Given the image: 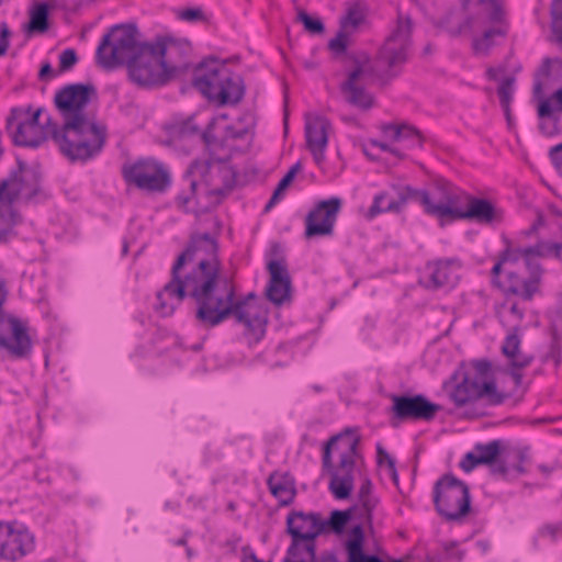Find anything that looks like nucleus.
Wrapping results in <instances>:
<instances>
[{
    "mask_svg": "<svg viewBox=\"0 0 562 562\" xmlns=\"http://www.w3.org/2000/svg\"><path fill=\"white\" fill-rule=\"evenodd\" d=\"M527 268L530 270L528 279L520 278L514 271H507L508 285L505 290L506 296L513 294L522 297L525 301H530L539 292L542 270L538 263H533V259H531V266Z\"/></svg>",
    "mask_w": 562,
    "mask_h": 562,
    "instance_id": "31",
    "label": "nucleus"
},
{
    "mask_svg": "<svg viewBox=\"0 0 562 562\" xmlns=\"http://www.w3.org/2000/svg\"><path fill=\"white\" fill-rule=\"evenodd\" d=\"M12 32L5 22L0 23V57L5 55L10 47Z\"/></svg>",
    "mask_w": 562,
    "mask_h": 562,
    "instance_id": "45",
    "label": "nucleus"
},
{
    "mask_svg": "<svg viewBox=\"0 0 562 562\" xmlns=\"http://www.w3.org/2000/svg\"><path fill=\"white\" fill-rule=\"evenodd\" d=\"M153 45L159 56L161 66L165 68L168 80L187 67V59L191 53V45L188 41L168 37L160 38Z\"/></svg>",
    "mask_w": 562,
    "mask_h": 562,
    "instance_id": "20",
    "label": "nucleus"
},
{
    "mask_svg": "<svg viewBox=\"0 0 562 562\" xmlns=\"http://www.w3.org/2000/svg\"><path fill=\"white\" fill-rule=\"evenodd\" d=\"M503 211L492 202L474 198L467 192L457 214V220H472L484 225L498 224L503 221Z\"/></svg>",
    "mask_w": 562,
    "mask_h": 562,
    "instance_id": "26",
    "label": "nucleus"
},
{
    "mask_svg": "<svg viewBox=\"0 0 562 562\" xmlns=\"http://www.w3.org/2000/svg\"><path fill=\"white\" fill-rule=\"evenodd\" d=\"M374 145L376 147H380L382 150L384 151H391L392 154L394 155H398L397 150L394 149V148H391L389 145L384 144V143H374Z\"/></svg>",
    "mask_w": 562,
    "mask_h": 562,
    "instance_id": "59",
    "label": "nucleus"
},
{
    "mask_svg": "<svg viewBox=\"0 0 562 562\" xmlns=\"http://www.w3.org/2000/svg\"><path fill=\"white\" fill-rule=\"evenodd\" d=\"M41 114L42 109L32 110L31 106L12 110L8 130L15 145L36 147L46 139L45 130L38 122Z\"/></svg>",
    "mask_w": 562,
    "mask_h": 562,
    "instance_id": "13",
    "label": "nucleus"
},
{
    "mask_svg": "<svg viewBox=\"0 0 562 562\" xmlns=\"http://www.w3.org/2000/svg\"><path fill=\"white\" fill-rule=\"evenodd\" d=\"M509 473L525 474L527 472L526 464L529 463V453L527 449H517L510 454L504 456Z\"/></svg>",
    "mask_w": 562,
    "mask_h": 562,
    "instance_id": "39",
    "label": "nucleus"
},
{
    "mask_svg": "<svg viewBox=\"0 0 562 562\" xmlns=\"http://www.w3.org/2000/svg\"><path fill=\"white\" fill-rule=\"evenodd\" d=\"M270 282L267 289L268 299L274 304H282L290 297L291 280L285 265L279 260L268 263Z\"/></svg>",
    "mask_w": 562,
    "mask_h": 562,
    "instance_id": "32",
    "label": "nucleus"
},
{
    "mask_svg": "<svg viewBox=\"0 0 562 562\" xmlns=\"http://www.w3.org/2000/svg\"><path fill=\"white\" fill-rule=\"evenodd\" d=\"M539 470H540L542 473L547 474V475H549V474L551 473V471H552L549 467H547V465H544V464L539 465Z\"/></svg>",
    "mask_w": 562,
    "mask_h": 562,
    "instance_id": "61",
    "label": "nucleus"
},
{
    "mask_svg": "<svg viewBox=\"0 0 562 562\" xmlns=\"http://www.w3.org/2000/svg\"><path fill=\"white\" fill-rule=\"evenodd\" d=\"M552 32L557 41L562 44V0H553L551 5Z\"/></svg>",
    "mask_w": 562,
    "mask_h": 562,
    "instance_id": "42",
    "label": "nucleus"
},
{
    "mask_svg": "<svg viewBox=\"0 0 562 562\" xmlns=\"http://www.w3.org/2000/svg\"><path fill=\"white\" fill-rule=\"evenodd\" d=\"M52 72V67L50 65L47 63V64H44L40 70V78L41 79H44L48 74Z\"/></svg>",
    "mask_w": 562,
    "mask_h": 562,
    "instance_id": "58",
    "label": "nucleus"
},
{
    "mask_svg": "<svg viewBox=\"0 0 562 562\" xmlns=\"http://www.w3.org/2000/svg\"><path fill=\"white\" fill-rule=\"evenodd\" d=\"M146 44L142 42L134 25H115L102 37L97 49V57L100 65L112 69L127 64Z\"/></svg>",
    "mask_w": 562,
    "mask_h": 562,
    "instance_id": "10",
    "label": "nucleus"
},
{
    "mask_svg": "<svg viewBox=\"0 0 562 562\" xmlns=\"http://www.w3.org/2000/svg\"><path fill=\"white\" fill-rule=\"evenodd\" d=\"M470 16L464 27L481 36L473 40V50L476 55H486L495 45L496 37H504L506 25L503 21V10L497 0H468Z\"/></svg>",
    "mask_w": 562,
    "mask_h": 562,
    "instance_id": "8",
    "label": "nucleus"
},
{
    "mask_svg": "<svg viewBox=\"0 0 562 562\" xmlns=\"http://www.w3.org/2000/svg\"><path fill=\"white\" fill-rule=\"evenodd\" d=\"M413 22L409 16L398 13L394 26L380 47L375 64L367 53H358L346 68V78L340 83V92L347 103L360 110H369L374 104L367 85L372 77L391 79L408 60L412 48Z\"/></svg>",
    "mask_w": 562,
    "mask_h": 562,
    "instance_id": "3",
    "label": "nucleus"
},
{
    "mask_svg": "<svg viewBox=\"0 0 562 562\" xmlns=\"http://www.w3.org/2000/svg\"><path fill=\"white\" fill-rule=\"evenodd\" d=\"M359 445L358 430L346 428L325 443L322 461L323 467L330 474L329 491L337 499H347L353 491L356 477L361 480L353 510L366 525L371 527L380 499L373 493L372 482L368 476Z\"/></svg>",
    "mask_w": 562,
    "mask_h": 562,
    "instance_id": "4",
    "label": "nucleus"
},
{
    "mask_svg": "<svg viewBox=\"0 0 562 562\" xmlns=\"http://www.w3.org/2000/svg\"><path fill=\"white\" fill-rule=\"evenodd\" d=\"M349 519L350 510H333L329 519H322V524L324 525V531L331 530L337 535H341Z\"/></svg>",
    "mask_w": 562,
    "mask_h": 562,
    "instance_id": "40",
    "label": "nucleus"
},
{
    "mask_svg": "<svg viewBox=\"0 0 562 562\" xmlns=\"http://www.w3.org/2000/svg\"><path fill=\"white\" fill-rule=\"evenodd\" d=\"M177 16L187 22H195L203 19V11L200 8H188L178 11Z\"/></svg>",
    "mask_w": 562,
    "mask_h": 562,
    "instance_id": "46",
    "label": "nucleus"
},
{
    "mask_svg": "<svg viewBox=\"0 0 562 562\" xmlns=\"http://www.w3.org/2000/svg\"><path fill=\"white\" fill-rule=\"evenodd\" d=\"M502 352L507 359L516 384H520L522 375L519 371L527 368L532 362L533 356L521 350V338L517 331H510L505 337L502 345Z\"/></svg>",
    "mask_w": 562,
    "mask_h": 562,
    "instance_id": "30",
    "label": "nucleus"
},
{
    "mask_svg": "<svg viewBox=\"0 0 562 562\" xmlns=\"http://www.w3.org/2000/svg\"><path fill=\"white\" fill-rule=\"evenodd\" d=\"M562 243H551L541 240L535 246L528 247H514L512 244H507V247L502 252L499 260L494 265L492 274L497 277L503 266L514 265L519 260H524L526 267L531 266V259L544 258L554 256L561 258Z\"/></svg>",
    "mask_w": 562,
    "mask_h": 562,
    "instance_id": "16",
    "label": "nucleus"
},
{
    "mask_svg": "<svg viewBox=\"0 0 562 562\" xmlns=\"http://www.w3.org/2000/svg\"><path fill=\"white\" fill-rule=\"evenodd\" d=\"M411 200L419 202L424 211L439 220H457L465 192L451 182L440 179L435 181L429 191L414 190L409 187Z\"/></svg>",
    "mask_w": 562,
    "mask_h": 562,
    "instance_id": "11",
    "label": "nucleus"
},
{
    "mask_svg": "<svg viewBox=\"0 0 562 562\" xmlns=\"http://www.w3.org/2000/svg\"><path fill=\"white\" fill-rule=\"evenodd\" d=\"M38 191V179L30 169H19L0 184V201L29 200Z\"/></svg>",
    "mask_w": 562,
    "mask_h": 562,
    "instance_id": "21",
    "label": "nucleus"
},
{
    "mask_svg": "<svg viewBox=\"0 0 562 562\" xmlns=\"http://www.w3.org/2000/svg\"><path fill=\"white\" fill-rule=\"evenodd\" d=\"M318 562H338V560L333 554H328L322 557Z\"/></svg>",
    "mask_w": 562,
    "mask_h": 562,
    "instance_id": "60",
    "label": "nucleus"
},
{
    "mask_svg": "<svg viewBox=\"0 0 562 562\" xmlns=\"http://www.w3.org/2000/svg\"><path fill=\"white\" fill-rule=\"evenodd\" d=\"M8 296V291L5 289V283L0 279V315L2 314V305L5 302Z\"/></svg>",
    "mask_w": 562,
    "mask_h": 562,
    "instance_id": "56",
    "label": "nucleus"
},
{
    "mask_svg": "<svg viewBox=\"0 0 562 562\" xmlns=\"http://www.w3.org/2000/svg\"><path fill=\"white\" fill-rule=\"evenodd\" d=\"M9 325L11 336L0 335V348L4 349L11 357L20 359L30 355L32 341L27 334L26 326L18 318L10 317Z\"/></svg>",
    "mask_w": 562,
    "mask_h": 562,
    "instance_id": "28",
    "label": "nucleus"
},
{
    "mask_svg": "<svg viewBox=\"0 0 562 562\" xmlns=\"http://www.w3.org/2000/svg\"><path fill=\"white\" fill-rule=\"evenodd\" d=\"M542 225H543V217L541 215H538V218L532 224V226L529 229L525 231L522 234L526 236H529V235L536 233L539 229V227Z\"/></svg>",
    "mask_w": 562,
    "mask_h": 562,
    "instance_id": "55",
    "label": "nucleus"
},
{
    "mask_svg": "<svg viewBox=\"0 0 562 562\" xmlns=\"http://www.w3.org/2000/svg\"><path fill=\"white\" fill-rule=\"evenodd\" d=\"M231 294L222 304L212 300L205 307V302L198 304L195 317L204 327H215L234 316L236 323L244 326V335L249 344L258 342L266 334L268 323V310L250 293L245 299L235 300L236 291L232 283H227Z\"/></svg>",
    "mask_w": 562,
    "mask_h": 562,
    "instance_id": "6",
    "label": "nucleus"
},
{
    "mask_svg": "<svg viewBox=\"0 0 562 562\" xmlns=\"http://www.w3.org/2000/svg\"><path fill=\"white\" fill-rule=\"evenodd\" d=\"M193 86L217 105H235L245 94L241 77L217 58H207L195 67Z\"/></svg>",
    "mask_w": 562,
    "mask_h": 562,
    "instance_id": "7",
    "label": "nucleus"
},
{
    "mask_svg": "<svg viewBox=\"0 0 562 562\" xmlns=\"http://www.w3.org/2000/svg\"><path fill=\"white\" fill-rule=\"evenodd\" d=\"M300 170V165L299 164H295L294 166H292L289 171L284 175V177L279 181L278 184L281 186V188H285L288 189L289 186L292 183V181L294 180V177L295 175L297 173V171Z\"/></svg>",
    "mask_w": 562,
    "mask_h": 562,
    "instance_id": "48",
    "label": "nucleus"
},
{
    "mask_svg": "<svg viewBox=\"0 0 562 562\" xmlns=\"http://www.w3.org/2000/svg\"><path fill=\"white\" fill-rule=\"evenodd\" d=\"M77 63V55L74 49H65L59 56V68L61 71L69 70Z\"/></svg>",
    "mask_w": 562,
    "mask_h": 562,
    "instance_id": "44",
    "label": "nucleus"
},
{
    "mask_svg": "<svg viewBox=\"0 0 562 562\" xmlns=\"http://www.w3.org/2000/svg\"><path fill=\"white\" fill-rule=\"evenodd\" d=\"M286 189L285 188H281L280 184L277 186L271 199L269 200V202L267 203L266 205V211H269L283 195L284 191Z\"/></svg>",
    "mask_w": 562,
    "mask_h": 562,
    "instance_id": "51",
    "label": "nucleus"
},
{
    "mask_svg": "<svg viewBox=\"0 0 562 562\" xmlns=\"http://www.w3.org/2000/svg\"><path fill=\"white\" fill-rule=\"evenodd\" d=\"M330 130V122L325 116L315 113L305 115L306 144L317 165L325 159Z\"/></svg>",
    "mask_w": 562,
    "mask_h": 562,
    "instance_id": "24",
    "label": "nucleus"
},
{
    "mask_svg": "<svg viewBox=\"0 0 562 562\" xmlns=\"http://www.w3.org/2000/svg\"><path fill=\"white\" fill-rule=\"evenodd\" d=\"M514 83L515 78L513 76H507L499 82L497 89L499 102L508 122H510V102L513 100Z\"/></svg>",
    "mask_w": 562,
    "mask_h": 562,
    "instance_id": "38",
    "label": "nucleus"
},
{
    "mask_svg": "<svg viewBox=\"0 0 562 562\" xmlns=\"http://www.w3.org/2000/svg\"><path fill=\"white\" fill-rule=\"evenodd\" d=\"M286 189L285 188H281L280 184L277 186L271 199L269 200V202L267 203L266 205V211H269L283 195L284 191Z\"/></svg>",
    "mask_w": 562,
    "mask_h": 562,
    "instance_id": "52",
    "label": "nucleus"
},
{
    "mask_svg": "<svg viewBox=\"0 0 562 562\" xmlns=\"http://www.w3.org/2000/svg\"><path fill=\"white\" fill-rule=\"evenodd\" d=\"M123 176L127 183L150 191L161 192L170 183L169 175L162 165L155 160H138L123 168Z\"/></svg>",
    "mask_w": 562,
    "mask_h": 562,
    "instance_id": "15",
    "label": "nucleus"
},
{
    "mask_svg": "<svg viewBox=\"0 0 562 562\" xmlns=\"http://www.w3.org/2000/svg\"><path fill=\"white\" fill-rule=\"evenodd\" d=\"M549 211L550 214L553 216V221L562 228V212L558 211L553 206H551Z\"/></svg>",
    "mask_w": 562,
    "mask_h": 562,
    "instance_id": "57",
    "label": "nucleus"
},
{
    "mask_svg": "<svg viewBox=\"0 0 562 562\" xmlns=\"http://www.w3.org/2000/svg\"><path fill=\"white\" fill-rule=\"evenodd\" d=\"M34 548L33 536L24 529H13L9 525L0 524V555L10 561L24 557Z\"/></svg>",
    "mask_w": 562,
    "mask_h": 562,
    "instance_id": "25",
    "label": "nucleus"
},
{
    "mask_svg": "<svg viewBox=\"0 0 562 562\" xmlns=\"http://www.w3.org/2000/svg\"><path fill=\"white\" fill-rule=\"evenodd\" d=\"M408 200H411L409 187L401 190L396 199L391 198L387 192H381L374 196L373 203L364 216L372 220L384 212L400 213Z\"/></svg>",
    "mask_w": 562,
    "mask_h": 562,
    "instance_id": "34",
    "label": "nucleus"
},
{
    "mask_svg": "<svg viewBox=\"0 0 562 562\" xmlns=\"http://www.w3.org/2000/svg\"><path fill=\"white\" fill-rule=\"evenodd\" d=\"M98 92L91 83H71L54 98L63 125L53 131V139L71 161H86L98 155L105 143L106 130L97 120Z\"/></svg>",
    "mask_w": 562,
    "mask_h": 562,
    "instance_id": "2",
    "label": "nucleus"
},
{
    "mask_svg": "<svg viewBox=\"0 0 562 562\" xmlns=\"http://www.w3.org/2000/svg\"><path fill=\"white\" fill-rule=\"evenodd\" d=\"M553 361L554 367L558 368L562 361V353L559 347L553 346L548 355L544 356L543 362Z\"/></svg>",
    "mask_w": 562,
    "mask_h": 562,
    "instance_id": "50",
    "label": "nucleus"
},
{
    "mask_svg": "<svg viewBox=\"0 0 562 562\" xmlns=\"http://www.w3.org/2000/svg\"><path fill=\"white\" fill-rule=\"evenodd\" d=\"M267 485L280 506H289L296 496L294 477L284 471H273L267 479Z\"/></svg>",
    "mask_w": 562,
    "mask_h": 562,
    "instance_id": "33",
    "label": "nucleus"
},
{
    "mask_svg": "<svg viewBox=\"0 0 562 562\" xmlns=\"http://www.w3.org/2000/svg\"><path fill=\"white\" fill-rule=\"evenodd\" d=\"M376 462L380 467H387L390 462H395V460L387 453V451L382 447V445H376Z\"/></svg>",
    "mask_w": 562,
    "mask_h": 562,
    "instance_id": "47",
    "label": "nucleus"
},
{
    "mask_svg": "<svg viewBox=\"0 0 562 562\" xmlns=\"http://www.w3.org/2000/svg\"><path fill=\"white\" fill-rule=\"evenodd\" d=\"M394 415L400 419L430 420L439 412L440 406L429 402L424 395L392 396Z\"/></svg>",
    "mask_w": 562,
    "mask_h": 562,
    "instance_id": "23",
    "label": "nucleus"
},
{
    "mask_svg": "<svg viewBox=\"0 0 562 562\" xmlns=\"http://www.w3.org/2000/svg\"><path fill=\"white\" fill-rule=\"evenodd\" d=\"M501 446L498 440L475 445L474 449L468 452L460 462L461 469L471 472L477 465L487 464L493 475L506 477L509 474V468L501 453Z\"/></svg>",
    "mask_w": 562,
    "mask_h": 562,
    "instance_id": "17",
    "label": "nucleus"
},
{
    "mask_svg": "<svg viewBox=\"0 0 562 562\" xmlns=\"http://www.w3.org/2000/svg\"><path fill=\"white\" fill-rule=\"evenodd\" d=\"M460 262L456 259H439L428 262L420 277V283L431 290L452 288L459 280Z\"/></svg>",
    "mask_w": 562,
    "mask_h": 562,
    "instance_id": "22",
    "label": "nucleus"
},
{
    "mask_svg": "<svg viewBox=\"0 0 562 562\" xmlns=\"http://www.w3.org/2000/svg\"><path fill=\"white\" fill-rule=\"evenodd\" d=\"M188 190L177 196L179 206L190 209L194 204L200 210L217 205L232 192L236 184L235 170L222 161L196 159L184 173Z\"/></svg>",
    "mask_w": 562,
    "mask_h": 562,
    "instance_id": "5",
    "label": "nucleus"
},
{
    "mask_svg": "<svg viewBox=\"0 0 562 562\" xmlns=\"http://www.w3.org/2000/svg\"><path fill=\"white\" fill-rule=\"evenodd\" d=\"M177 544L178 546H184L186 544V539L181 538L177 541Z\"/></svg>",
    "mask_w": 562,
    "mask_h": 562,
    "instance_id": "63",
    "label": "nucleus"
},
{
    "mask_svg": "<svg viewBox=\"0 0 562 562\" xmlns=\"http://www.w3.org/2000/svg\"><path fill=\"white\" fill-rule=\"evenodd\" d=\"M384 134L393 140L400 142L406 138H411L413 144H422V138L418 131L411 126L390 124L384 127Z\"/></svg>",
    "mask_w": 562,
    "mask_h": 562,
    "instance_id": "37",
    "label": "nucleus"
},
{
    "mask_svg": "<svg viewBox=\"0 0 562 562\" xmlns=\"http://www.w3.org/2000/svg\"><path fill=\"white\" fill-rule=\"evenodd\" d=\"M541 92V85L540 83H536L535 86V93L538 94Z\"/></svg>",
    "mask_w": 562,
    "mask_h": 562,
    "instance_id": "62",
    "label": "nucleus"
},
{
    "mask_svg": "<svg viewBox=\"0 0 562 562\" xmlns=\"http://www.w3.org/2000/svg\"><path fill=\"white\" fill-rule=\"evenodd\" d=\"M541 132L551 136L558 132L560 114L562 113V87L550 97L540 98L537 108Z\"/></svg>",
    "mask_w": 562,
    "mask_h": 562,
    "instance_id": "29",
    "label": "nucleus"
},
{
    "mask_svg": "<svg viewBox=\"0 0 562 562\" xmlns=\"http://www.w3.org/2000/svg\"><path fill=\"white\" fill-rule=\"evenodd\" d=\"M324 532L322 517L315 513L292 510L286 517V533L292 542L283 562H314L315 539Z\"/></svg>",
    "mask_w": 562,
    "mask_h": 562,
    "instance_id": "9",
    "label": "nucleus"
},
{
    "mask_svg": "<svg viewBox=\"0 0 562 562\" xmlns=\"http://www.w3.org/2000/svg\"><path fill=\"white\" fill-rule=\"evenodd\" d=\"M341 205L342 201L337 196L318 202L305 217V237L331 235Z\"/></svg>",
    "mask_w": 562,
    "mask_h": 562,
    "instance_id": "18",
    "label": "nucleus"
},
{
    "mask_svg": "<svg viewBox=\"0 0 562 562\" xmlns=\"http://www.w3.org/2000/svg\"><path fill=\"white\" fill-rule=\"evenodd\" d=\"M366 11L359 3H350L340 19V29L337 35L328 43V47L336 54H342L349 44L351 35L364 22Z\"/></svg>",
    "mask_w": 562,
    "mask_h": 562,
    "instance_id": "27",
    "label": "nucleus"
},
{
    "mask_svg": "<svg viewBox=\"0 0 562 562\" xmlns=\"http://www.w3.org/2000/svg\"><path fill=\"white\" fill-rule=\"evenodd\" d=\"M226 277L221 274L217 243L209 234L192 236L186 250L171 269V280L157 293L156 310L170 316L189 293L196 305L206 299L205 307L214 300L224 303L231 290Z\"/></svg>",
    "mask_w": 562,
    "mask_h": 562,
    "instance_id": "1",
    "label": "nucleus"
},
{
    "mask_svg": "<svg viewBox=\"0 0 562 562\" xmlns=\"http://www.w3.org/2000/svg\"><path fill=\"white\" fill-rule=\"evenodd\" d=\"M550 156L557 169L562 172V143L551 148Z\"/></svg>",
    "mask_w": 562,
    "mask_h": 562,
    "instance_id": "49",
    "label": "nucleus"
},
{
    "mask_svg": "<svg viewBox=\"0 0 562 562\" xmlns=\"http://www.w3.org/2000/svg\"><path fill=\"white\" fill-rule=\"evenodd\" d=\"M434 503L446 520H460L470 510L469 488L453 475L446 474L435 484Z\"/></svg>",
    "mask_w": 562,
    "mask_h": 562,
    "instance_id": "12",
    "label": "nucleus"
},
{
    "mask_svg": "<svg viewBox=\"0 0 562 562\" xmlns=\"http://www.w3.org/2000/svg\"><path fill=\"white\" fill-rule=\"evenodd\" d=\"M48 7L37 3L30 13L29 32H45L48 29Z\"/></svg>",
    "mask_w": 562,
    "mask_h": 562,
    "instance_id": "36",
    "label": "nucleus"
},
{
    "mask_svg": "<svg viewBox=\"0 0 562 562\" xmlns=\"http://www.w3.org/2000/svg\"><path fill=\"white\" fill-rule=\"evenodd\" d=\"M299 20L304 24L306 31L312 34H321L324 32V24L319 19H313L306 12H299Z\"/></svg>",
    "mask_w": 562,
    "mask_h": 562,
    "instance_id": "43",
    "label": "nucleus"
},
{
    "mask_svg": "<svg viewBox=\"0 0 562 562\" xmlns=\"http://www.w3.org/2000/svg\"><path fill=\"white\" fill-rule=\"evenodd\" d=\"M453 403L461 407L477 400H486L491 405L502 404L507 397L496 389L495 383L483 381L473 382L471 379H464L458 384L451 393Z\"/></svg>",
    "mask_w": 562,
    "mask_h": 562,
    "instance_id": "19",
    "label": "nucleus"
},
{
    "mask_svg": "<svg viewBox=\"0 0 562 562\" xmlns=\"http://www.w3.org/2000/svg\"><path fill=\"white\" fill-rule=\"evenodd\" d=\"M473 375L467 376V379H471L473 382L483 381L486 383H495L493 380V370L492 364L487 360H476L473 362Z\"/></svg>",
    "mask_w": 562,
    "mask_h": 562,
    "instance_id": "41",
    "label": "nucleus"
},
{
    "mask_svg": "<svg viewBox=\"0 0 562 562\" xmlns=\"http://www.w3.org/2000/svg\"><path fill=\"white\" fill-rule=\"evenodd\" d=\"M153 43L146 44L126 65L131 80L139 87L160 86L168 81Z\"/></svg>",
    "mask_w": 562,
    "mask_h": 562,
    "instance_id": "14",
    "label": "nucleus"
},
{
    "mask_svg": "<svg viewBox=\"0 0 562 562\" xmlns=\"http://www.w3.org/2000/svg\"><path fill=\"white\" fill-rule=\"evenodd\" d=\"M496 314L501 323L510 331H517L524 318V310L509 296H506L497 306Z\"/></svg>",
    "mask_w": 562,
    "mask_h": 562,
    "instance_id": "35",
    "label": "nucleus"
},
{
    "mask_svg": "<svg viewBox=\"0 0 562 562\" xmlns=\"http://www.w3.org/2000/svg\"><path fill=\"white\" fill-rule=\"evenodd\" d=\"M504 72V69L498 67V68H494V67H490L486 69V76L490 80H493V81H496L498 80V76Z\"/></svg>",
    "mask_w": 562,
    "mask_h": 562,
    "instance_id": "54",
    "label": "nucleus"
},
{
    "mask_svg": "<svg viewBox=\"0 0 562 562\" xmlns=\"http://www.w3.org/2000/svg\"><path fill=\"white\" fill-rule=\"evenodd\" d=\"M385 471H386L387 475L390 476V479L392 480V482L396 486H398V474L396 471L395 462H390V465H387L385 468Z\"/></svg>",
    "mask_w": 562,
    "mask_h": 562,
    "instance_id": "53",
    "label": "nucleus"
}]
</instances>
